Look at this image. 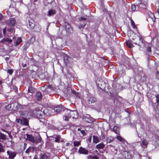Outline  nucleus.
Segmentation results:
<instances>
[{
  "label": "nucleus",
  "mask_w": 159,
  "mask_h": 159,
  "mask_svg": "<svg viewBox=\"0 0 159 159\" xmlns=\"http://www.w3.org/2000/svg\"><path fill=\"white\" fill-rule=\"evenodd\" d=\"M56 14V11L55 10L51 9L48 11V16H51Z\"/></svg>",
  "instance_id": "16"
},
{
  "label": "nucleus",
  "mask_w": 159,
  "mask_h": 159,
  "mask_svg": "<svg viewBox=\"0 0 159 159\" xmlns=\"http://www.w3.org/2000/svg\"><path fill=\"white\" fill-rule=\"evenodd\" d=\"M10 105H11V104H9V105L6 106L5 107V108L6 109H7L8 110H12V109H11V108L10 107Z\"/></svg>",
  "instance_id": "46"
},
{
  "label": "nucleus",
  "mask_w": 159,
  "mask_h": 159,
  "mask_svg": "<svg viewBox=\"0 0 159 159\" xmlns=\"http://www.w3.org/2000/svg\"><path fill=\"white\" fill-rule=\"evenodd\" d=\"M147 51L148 52H151L152 50H151V47H148L147 48Z\"/></svg>",
  "instance_id": "45"
},
{
  "label": "nucleus",
  "mask_w": 159,
  "mask_h": 159,
  "mask_svg": "<svg viewBox=\"0 0 159 159\" xmlns=\"http://www.w3.org/2000/svg\"><path fill=\"white\" fill-rule=\"evenodd\" d=\"M63 59L65 63L66 64L67 63H68L69 60L68 58V56L67 55H65L63 57Z\"/></svg>",
  "instance_id": "24"
},
{
  "label": "nucleus",
  "mask_w": 159,
  "mask_h": 159,
  "mask_svg": "<svg viewBox=\"0 0 159 159\" xmlns=\"http://www.w3.org/2000/svg\"><path fill=\"white\" fill-rule=\"evenodd\" d=\"M70 145V143L68 142L66 143V146H68Z\"/></svg>",
  "instance_id": "54"
},
{
  "label": "nucleus",
  "mask_w": 159,
  "mask_h": 159,
  "mask_svg": "<svg viewBox=\"0 0 159 159\" xmlns=\"http://www.w3.org/2000/svg\"><path fill=\"white\" fill-rule=\"evenodd\" d=\"M89 158L91 159H99L98 157L96 156H92V155H90L89 156Z\"/></svg>",
  "instance_id": "35"
},
{
  "label": "nucleus",
  "mask_w": 159,
  "mask_h": 159,
  "mask_svg": "<svg viewBox=\"0 0 159 159\" xmlns=\"http://www.w3.org/2000/svg\"><path fill=\"white\" fill-rule=\"evenodd\" d=\"M54 110L57 112H59L64 110L63 107L62 105H58L54 107Z\"/></svg>",
  "instance_id": "8"
},
{
  "label": "nucleus",
  "mask_w": 159,
  "mask_h": 159,
  "mask_svg": "<svg viewBox=\"0 0 159 159\" xmlns=\"http://www.w3.org/2000/svg\"><path fill=\"white\" fill-rule=\"evenodd\" d=\"M36 97L37 100L40 101L42 98V95L40 92H38L36 93Z\"/></svg>",
  "instance_id": "15"
},
{
  "label": "nucleus",
  "mask_w": 159,
  "mask_h": 159,
  "mask_svg": "<svg viewBox=\"0 0 159 159\" xmlns=\"http://www.w3.org/2000/svg\"><path fill=\"white\" fill-rule=\"evenodd\" d=\"M77 130L78 131H80V130H80V128H78L77 129Z\"/></svg>",
  "instance_id": "63"
},
{
  "label": "nucleus",
  "mask_w": 159,
  "mask_h": 159,
  "mask_svg": "<svg viewBox=\"0 0 159 159\" xmlns=\"http://www.w3.org/2000/svg\"><path fill=\"white\" fill-rule=\"evenodd\" d=\"M126 44V45L129 48H131L133 46V44L130 41L128 40L127 41Z\"/></svg>",
  "instance_id": "26"
},
{
  "label": "nucleus",
  "mask_w": 159,
  "mask_h": 159,
  "mask_svg": "<svg viewBox=\"0 0 159 159\" xmlns=\"http://www.w3.org/2000/svg\"><path fill=\"white\" fill-rule=\"evenodd\" d=\"M79 20L80 21H81L83 20H87V19L84 17H81L79 18Z\"/></svg>",
  "instance_id": "47"
},
{
  "label": "nucleus",
  "mask_w": 159,
  "mask_h": 159,
  "mask_svg": "<svg viewBox=\"0 0 159 159\" xmlns=\"http://www.w3.org/2000/svg\"><path fill=\"white\" fill-rule=\"evenodd\" d=\"M71 27L70 25L67 23H65V28L66 31H69Z\"/></svg>",
  "instance_id": "20"
},
{
  "label": "nucleus",
  "mask_w": 159,
  "mask_h": 159,
  "mask_svg": "<svg viewBox=\"0 0 159 159\" xmlns=\"http://www.w3.org/2000/svg\"><path fill=\"white\" fill-rule=\"evenodd\" d=\"M7 154L8 155V158L10 159H14L16 155V153L14 151L8 150L7 151Z\"/></svg>",
  "instance_id": "4"
},
{
  "label": "nucleus",
  "mask_w": 159,
  "mask_h": 159,
  "mask_svg": "<svg viewBox=\"0 0 159 159\" xmlns=\"http://www.w3.org/2000/svg\"><path fill=\"white\" fill-rule=\"evenodd\" d=\"M93 142L95 143H97L99 141V138L97 136L93 135Z\"/></svg>",
  "instance_id": "18"
},
{
  "label": "nucleus",
  "mask_w": 159,
  "mask_h": 159,
  "mask_svg": "<svg viewBox=\"0 0 159 159\" xmlns=\"http://www.w3.org/2000/svg\"><path fill=\"white\" fill-rule=\"evenodd\" d=\"M3 17V15L1 13H0V21L2 20Z\"/></svg>",
  "instance_id": "52"
},
{
  "label": "nucleus",
  "mask_w": 159,
  "mask_h": 159,
  "mask_svg": "<svg viewBox=\"0 0 159 159\" xmlns=\"http://www.w3.org/2000/svg\"><path fill=\"white\" fill-rule=\"evenodd\" d=\"M6 139V137L5 135L3 134L0 133V139L5 140Z\"/></svg>",
  "instance_id": "29"
},
{
  "label": "nucleus",
  "mask_w": 159,
  "mask_h": 159,
  "mask_svg": "<svg viewBox=\"0 0 159 159\" xmlns=\"http://www.w3.org/2000/svg\"><path fill=\"white\" fill-rule=\"evenodd\" d=\"M156 97L157 99L156 102L157 103H159V94H157L156 96Z\"/></svg>",
  "instance_id": "43"
},
{
  "label": "nucleus",
  "mask_w": 159,
  "mask_h": 159,
  "mask_svg": "<svg viewBox=\"0 0 159 159\" xmlns=\"http://www.w3.org/2000/svg\"><path fill=\"white\" fill-rule=\"evenodd\" d=\"M156 11L157 12V13L158 14V15H159V8L157 9L156 10Z\"/></svg>",
  "instance_id": "56"
},
{
  "label": "nucleus",
  "mask_w": 159,
  "mask_h": 159,
  "mask_svg": "<svg viewBox=\"0 0 159 159\" xmlns=\"http://www.w3.org/2000/svg\"><path fill=\"white\" fill-rule=\"evenodd\" d=\"M104 145L103 143H100L97 145L96 146V148L97 149H102L104 147Z\"/></svg>",
  "instance_id": "22"
},
{
  "label": "nucleus",
  "mask_w": 159,
  "mask_h": 159,
  "mask_svg": "<svg viewBox=\"0 0 159 159\" xmlns=\"http://www.w3.org/2000/svg\"><path fill=\"white\" fill-rule=\"evenodd\" d=\"M80 132L83 136H85L86 135L85 131L83 130H80Z\"/></svg>",
  "instance_id": "44"
},
{
  "label": "nucleus",
  "mask_w": 159,
  "mask_h": 159,
  "mask_svg": "<svg viewBox=\"0 0 159 159\" xmlns=\"http://www.w3.org/2000/svg\"><path fill=\"white\" fill-rule=\"evenodd\" d=\"M9 59V57H6L5 58V59L6 61H7Z\"/></svg>",
  "instance_id": "53"
},
{
  "label": "nucleus",
  "mask_w": 159,
  "mask_h": 159,
  "mask_svg": "<svg viewBox=\"0 0 159 159\" xmlns=\"http://www.w3.org/2000/svg\"><path fill=\"white\" fill-rule=\"evenodd\" d=\"M148 14L149 17L151 18L152 21L154 22L156 21V18L154 16V14L152 12L149 11L148 12Z\"/></svg>",
  "instance_id": "12"
},
{
  "label": "nucleus",
  "mask_w": 159,
  "mask_h": 159,
  "mask_svg": "<svg viewBox=\"0 0 159 159\" xmlns=\"http://www.w3.org/2000/svg\"><path fill=\"white\" fill-rule=\"evenodd\" d=\"M74 146L75 147L81 145L80 141H74L73 142Z\"/></svg>",
  "instance_id": "23"
},
{
  "label": "nucleus",
  "mask_w": 159,
  "mask_h": 159,
  "mask_svg": "<svg viewBox=\"0 0 159 159\" xmlns=\"http://www.w3.org/2000/svg\"><path fill=\"white\" fill-rule=\"evenodd\" d=\"M7 72L9 74H11L13 72V70L12 69H9L7 70Z\"/></svg>",
  "instance_id": "49"
},
{
  "label": "nucleus",
  "mask_w": 159,
  "mask_h": 159,
  "mask_svg": "<svg viewBox=\"0 0 159 159\" xmlns=\"http://www.w3.org/2000/svg\"><path fill=\"white\" fill-rule=\"evenodd\" d=\"M156 73H157V74H159V72H158V71H157V72H156Z\"/></svg>",
  "instance_id": "64"
},
{
  "label": "nucleus",
  "mask_w": 159,
  "mask_h": 159,
  "mask_svg": "<svg viewBox=\"0 0 159 159\" xmlns=\"http://www.w3.org/2000/svg\"><path fill=\"white\" fill-rule=\"evenodd\" d=\"M13 89L15 90H17V88L16 87V86H14L13 87Z\"/></svg>",
  "instance_id": "55"
},
{
  "label": "nucleus",
  "mask_w": 159,
  "mask_h": 159,
  "mask_svg": "<svg viewBox=\"0 0 159 159\" xmlns=\"http://www.w3.org/2000/svg\"><path fill=\"white\" fill-rule=\"evenodd\" d=\"M61 138V137L59 135H57L55 138V142L59 143L60 142V139Z\"/></svg>",
  "instance_id": "31"
},
{
  "label": "nucleus",
  "mask_w": 159,
  "mask_h": 159,
  "mask_svg": "<svg viewBox=\"0 0 159 159\" xmlns=\"http://www.w3.org/2000/svg\"><path fill=\"white\" fill-rule=\"evenodd\" d=\"M34 21L33 19L30 18L27 19L26 21V25L28 29L33 30L35 26Z\"/></svg>",
  "instance_id": "2"
},
{
  "label": "nucleus",
  "mask_w": 159,
  "mask_h": 159,
  "mask_svg": "<svg viewBox=\"0 0 159 159\" xmlns=\"http://www.w3.org/2000/svg\"><path fill=\"white\" fill-rule=\"evenodd\" d=\"M142 144L143 145L146 146L148 144V143L146 140H143L142 141Z\"/></svg>",
  "instance_id": "38"
},
{
  "label": "nucleus",
  "mask_w": 159,
  "mask_h": 159,
  "mask_svg": "<svg viewBox=\"0 0 159 159\" xmlns=\"http://www.w3.org/2000/svg\"><path fill=\"white\" fill-rule=\"evenodd\" d=\"M31 112L33 115L40 118H41L42 117V115L43 114V111L38 107H37L33 110Z\"/></svg>",
  "instance_id": "3"
},
{
  "label": "nucleus",
  "mask_w": 159,
  "mask_h": 159,
  "mask_svg": "<svg viewBox=\"0 0 159 159\" xmlns=\"http://www.w3.org/2000/svg\"><path fill=\"white\" fill-rule=\"evenodd\" d=\"M42 140V138L41 136L39 135L38 137H35L34 138V143H39L41 142Z\"/></svg>",
  "instance_id": "17"
},
{
  "label": "nucleus",
  "mask_w": 159,
  "mask_h": 159,
  "mask_svg": "<svg viewBox=\"0 0 159 159\" xmlns=\"http://www.w3.org/2000/svg\"><path fill=\"white\" fill-rule=\"evenodd\" d=\"M96 99L95 98H90L89 101H91V103H93L96 102Z\"/></svg>",
  "instance_id": "37"
},
{
  "label": "nucleus",
  "mask_w": 159,
  "mask_h": 159,
  "mask_svg": "<svg viewBox=\"0 0 159 159\" xmlns=\"http://www.w3.org/2000/svg\"><path fill=\"white\" fill-rule=\"evenodd\" d=\"M33 148V147H30L28 148L25 151V152L26 153L28 154L29 152H31V150Z\"/></svg>",
  "instance_id": "33"
},
{
  "label": "nucleus",
  "mask_w": 159,
  "mask_h": 159,
  "mask_svg": "<svg viewBox=\"0 0 159 159\" xmlns=\"http://www.w3.org/2000/svg\"><path fill=\"white\" fill-rule=\"evenodd\" d=\"M30 40L31 42L33 43L35 40V37L34 36H33L31 38Z\"/></svg>",
  "instance_id": "36"
},
{
  "label": "nucleus",
  "mask_w": 159,
  "mask_h": 159,
  "mask_svg": "<svg viewBox=\"0 0 159 159\" xmlns=\"http://www.w3.org/2000/svg\"><path fill=\"white\" fill-rule=\"evenodd\" d=\"M72 93L74 94L75 96L77 98H80V97L79 95V93H77L75 91L71 89V90Z\"/></svg>",
  "instance_id": "27"
},
{
  "label": "nucleus",
  "mask_w": 159,
  "mask_h": 159,
  "mask_svg": "<svg viewBox=\"0 0 159 159\" xmlns=\"http://www.w3.org/2000/svg\"><path fill=\"white\" fill-rule=\"evenodd\" d=\"M113 131L116 134L120 135L119 128L117 126H114L112 129Z\"/></svg>",
  "instance_id": "14"
},
{
  "label": "nucleus",
  "mask_w": 159,
  "mask_h": 159,
  "mask_svg": "<svg viewBox=\"0 0 159 159\" xmlns=\"http://www.w3.org/2000/svg\"><path fill=\"white\" fill-rule=\"evenodd\" d=\"M10 22L9 25L12 26H14L16 23V19L14 18H11L9 19Z\"/></svg>",
  "instance_id": "11"
},
{
  "label": "nucleus",
  "mask_w": 159,
  "mask_h": 159,
  "mask_svg": "<svg viewBox=\"0 0 159 159\" xmlns=\"http://www.w3.org/2000/svg\"><path fill=\"white\" fill-rule=\"evenodd\" d=\"M2 131H4V132H6L7 133L9 134V132H7L6 131H5L4 129H2Z\"/></svg>",
  "instance_id": "59"
},
{
  "label": "nucleus",
  "mask_w": 159,
  "mask_h": 159,
  "mask_svg": "<svg viewBox=\"0 0 159 159\" xmlns=\"http://www.w3.org/2000/svg\"><path fill=\"white\" fill-rule=\"evenodd\" d=\"M139 7L143 8L145 9L146 8V5L143 3H140L139 4Z\"/></svg>",
  "instance_id": "30"
},
{
  "label": "nucleus",
  "mask_w": 159,
  "mask_h": 159,
  "mask_svg": "<svg viewBox=\"0 0 159 159\" xmlns=\"http://www.w3.org/2000/svg\"><path fill=\"white\" fill-rule=\"evenodd\" d=\"M26 136L28 140L29 141L34 143V138L33 136L32 135L27 134H26Z\"/></svg>",
  "instance_id": "13"
},
{
  "label": "nucleus",
  "mask_w": 159,
  "mask_h": 159,
  "mask_svg": "<svg viewBox=\"0 0 159 159\" xmlns=\"http://www.w3.org/2000/svg\"><path fill=\"white\" fill-rule=\"evenodd\" d=\"M79 152L81 154L85 155L88 154V151L82 147H80L79 150Z\"/></svg>",
  "instance_id": "9"
},
{
  "label": "nucleus",
  "mask_w": 159,
  "mask_h": 159,
  "mask_svg": "<svg viewBox=\"0 0 159 159\" xmlns=\"http://www.w3.org/2000/svg\"><path fill=\"white\" fill-rule=\"evenodd\" d=\"M131 9L132 11H135L136 9V7L135 5H132L131 6Z\"/></svg>",
  "instance_id": "40"
},
{
  "label": "nucleus",
  "mask_w": 159,
  "mask_h": 159,
  "mask_svg": "<svg viewBox=\"0 0 159 159\" xmlns=\"http://www.w3.org/2000/svg\"><path fill=\"white\" fill-rule=\"evenodd\" d=\"M139 35H135L133 36L132 39L134 41L133 43L136 44L137 45L139 46H140L141 43H143V38L142 36L140 35V34Z\"/></svg>",
  "instance_id": "1"
},
{
  "label": "nucleus",
  "mask_w": 159,
  "mask_h": 159,
  "mask_svg": "<svg viewBox=\"0 0 159 159\" xmlns=\"http://www.w3.org/2000/svg\"><path fill=\"white\" fill-rule=\"evenodd\" d=\"M94 152H96L97 154H98V155L99 154V153H98V151L97 150H95V151H94Z\"/></svg>",
  "instance_id": "57"
},
{
  "label": "nucleus",
  "mask_w": 159,
  "mask_h": 159,
  "mask_svg": "<svg viewBox=\"0 0 159 159\" xmlns=\"http://www.w3.org/2000/svg\"><path fill=\"white\" fill-rule=\"evenodd\" d=\"M86 24V23H84L83 24H80L79 27V28L81 29L82 28H83L84 27Z\"/></svg>",
  "instance_id": "41"
},
{
  "label": "nucleus",
  "mask_w": 159,
  "mask_h": 159,
  "mask_svg": "<svg viewBox=\"0 0 159 159\" xmlns=\"http://www.w3.org/2000/svg\"><path fill=\"white\" fill-rule=\"evenodd\" d=\"M10 107L12 110H16L19 108V106L17 103L15 102L11 103Z\"/></svg>",
  "instance_id": "7"
},
{
  "label": "nucleus",
  "mask_w": 159,
  "mask_h": 159,
  "mask_svg": "<svg viewBox=\"0 0 159 159\" xmlns=\"http://www.w3.org/2000/svg\"><path fill=\"white\" fill-rule=\"evenodd\" d=\"M16 119V122H17V123H19V122L20 121V120H19L18 119Z\"/></svg>",
  "instance_id": "58"
},
{
  "label": "nucleus",
  "mask_w": 159,
  "mask_h": 159,
  "mask_svg": "<svg viewBox=\"0 0 159 159\" xmlns=\"http://www.w3.org/2000/svg\"><path fill=\"white\" fill-rule=\"evenodd\" d=\"M69 116L72 118H76L78 117V113L77 111H70L69 113Z\"/></svg>",
  "instance_id": "6"
},
{
  "label": "nucleus",
  "mask_w": 159,
  "mask_h": 159,
  "mask_svg": "<svg viewBox=\"0 0 159 159\" xmlns=\"http://www.w3.org/2000/svg\"><path fill=\"white\" fill-rule=\"evenodd\" d=\"M69 116H64L63 117V119L65 121H68L69 120Z\"/></svg>",
  "instance_id": "42"
},
{
  "label": "nucleus",
  "mask_w": 159,
  "mask_h": 159,
  "mask_svg": "<svg viewBox=\"0 0 159 159\" xmlns=\"http://www.w3.org/2000/svg\"><path fill=\"white\" fill-rule=\"evenodd\" d=\"M130 22H131V25L132 26L133 28L134 29H137V27L135 25V23L133 20L131 18L130 19Z\"/></svg>",
  "instance_id": "21"
},
{
  "label": "nucleus",
  "mask_w": 159,
  "mask_h": 159,
  "mask_svg": "<svg viewBox=\"0 0 159 159\" xmlns=\"http://www.w3.org/2000/svg\"><path fill=\"white\" fill-rule=\"evenodd\" d=\"M2 43H4L5 42H7L8 43H10L12 42V40L10 39L9 38H3L1 41Z\"/></svg>",
  "instance_id": "19"
},
{
  "label": "nucleus",
  "mask_w": 159,
  "mask_h": 159,
  "mask_svg": "<svg viewBox=\"0 0 159 159\" xmlns=\"http://www.w3.org/2000/svg\"><path fill=\"white\" fill-rule=\"evenodd\" d=\"M116 139L120 142L122 141L123 139V138L121 136L119 135H118L117 136Z\"/></svg>",
  "instance_id": "39"
},
{
  "label": "nucleus",
  "mask_w": 159,
  "mask_h": 159,
  "mask_svg": "<svg viewBox=\"0 0 159 159\" xmlns=\"http://www.w3.org/2000/svg\"><path fill=\"white\" fill-rule=\"evenodd\" d=\"M89 140L90 141H91V136L90 137V138H89Z\"/></svg>",
  "instance_id": "62"
},
{
  "label": "nucleus",
  "mask_w": 159,
  "mask_h": 159,
  "mask_svg": "<svg viewBox=\"0 0 159 159\" xmlns=\"http://www.w3.org/2000/svg\"><path fill=\"white\" fill-rule=\"evenodd\" d=\"M41 28L39 24L36 23L35 24V26L33 30L34 31L36 32H39L40 31Z\"/></svg>",
  "instance_id": "10"
},
{
  "label": "nucleus",
  "mask_w": 159,
  "mask_h": 159,
  "mask_svg": "<svg viewBox=\"0 0 159 159\" xmlns=\"http://www.w3.org/2000/svg\"><path fill=\"white\" fill-rule=\"evenodd\" d=\"M34 159H39L37 157L35 156L34 157Z\"/></svg>",
  "instance_id": "60"
},
{
  "label": "nucleus",
  "mask_w": 159,
  "mask_h": 159,
  "mask_svg": "<svg viewBox=\"0 0 159 159\" xmlns=\"http://www.w3.org/2000/svg\"><path fill=\"white\" fill-rule=\"evenodd\" d=\"M7 30L8 32H10L11 33L13 31V29L11 27L9 29H8Z\"/></svg>",
  "instance_id": "50"
},
{
  "label": "nucleus",
  "mask_w": 159,
  "mask_h": 159,
  "mask_svg": "<svg viewBox=\"0 0 159 159\" xmlns=\"http://www.w3.org/2000/svg\"><path fill=\"white\" fill-rule=\"evenodd\" d=\"M6 28H5L3 30V34L4 35H5L6 34Z\"/></svg>",
  "instance_id": "51"
},
{
  "label": "nucleus",
  "mask_w": 159,
  "mask_h": 159,
  "mask_svg": "<svg viewBox=\"0 0 159 159\" xmlns=\"http://www.w3.org/2000/svg\"><path fill=\"white\" fill-rule=\"evenodd\" d=\"M22 42V39L20 37L17 38L16 41V45H19Z\"/></svg>",
  "instance_id": "25"
},
{
  "label": "nucleus",
  "mask_w": 159,
  "mask_h": 159,
  "mask_svg": "<svg viewBox=\"0 0 159 159\" xmlns=\"http://www.w3.org/2000/svg\"><path fill=\"white\" fill-rule=\"evenodd\" d=\"M19 120H20V123L22 125L27 126L29 125V121L26 118L23 117L21 119H19Z\"/></svg>",
  "instance_id": "5"
},
{
  "label": "nucleus",
  "mask_w": 159,
  "mask_h": 159,
  "mask_svg": "<svg viewBox=\"0 0 159 159\" xmlns=\"http://www.w3.org/2000/svg\"><path fill=\"white\" fill-rule=\"evenodd\" d=\"M20 114L23 116H25V115L26 114V112L21 111L20 112Z\"/></svg>",
  "instance_id": "48"
},
{
  "label": "nucleus",
  "mask_w": 159,
  "mask_h": 159,
  "mask_svg": "<svg viewBox=\"0 0 159 159\" xmlns=\"http://www.w3.org/2000/svg\"><path fill=\"white\" fill-rule=\"evenodd\" d=\"M40 158L42 159H48V156L45 154H43L40 156Z\"/></svg>",
  "instance_id": "28"
},
{
  "label": "nucleus",
  "mask_w": 159,
  "mask_h": 159,
  "mask_svg": "<svg viewBox=\"0 0 159 159\" xmlns=\"http://www.w3.org/2000/svg\"><path fill=\"white\" fill-rule=\"evenodd\" d=\"M4 149L2 144L0 143V153L4 152Z\"/></svg>",
  "instance_id": "32"
},
{
  "label": "nucleus",
  "mask_w": 159,
  "mask_h": 159,
  "mask_svg": "<svg viewBox=\"0 0 159 159\" xmlns=\"http://www.w3.org/2000/svg\"><path fill=\"white\" fill-rule=\"evenodd\" d=\"M9 134V137H10L11 138H12V136H11V134Z\"/></svg>",
  "instance_id": "61"
},
{
  "label": "nucleus",
  "mask_w": 159,
  "mask_h": 159,
  "mask_svg": "<svg viewBox=\"0 0 159 159\" xmlns=\"http://www.w3.org/2000/svg\"><path fill=\"white\" fill-rule=\"evenodd\" d=\"M34 91V89L32 87H29L28 89V91L29 92L33 93Z\"/></svg>",
  "instance_id": "34"
}]
</instances>
